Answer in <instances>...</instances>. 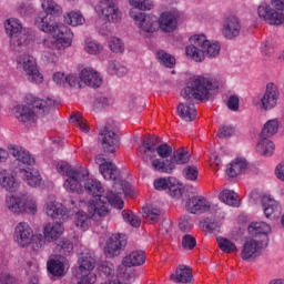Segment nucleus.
Here are the masks:
<instances>
[{
    "instance_id": "f257e3e1",
    "label": "nucleus",
    "mask_w": 284,
    "mask_h": 284,
    "mask_svg": "<svg viewBox=\"0 0 284 284\" xmlns=\"http://www.w3.org/2000/svg\"><path fill=\"white\" fill-rule=\"evenodd\" d=\"M57 172L64 176L63 187L67 192H85L95 196L99 201H90L88 204L89 214H109L112 204L103 196V185L97 179L88 178L90 172L83 166L74 168L68 162L60 161L57 163Z\"/></svg>"
},
{
    "instance_id": "f03ea898",
    "label": "nucleus",
    "mask_w": 284,
    "mask_h": 284,
    "mask_svg": "<svg viewBox=\"0 0 284 284\" xmlns=\"http://www.w3.org/2000/svg\"><path fill=\"white\" fill-rule=\"evenodd\" d=\"M95 163L99 165L100 173L105 181H114L112 190L105 193L104 199H106L114 210H123L125 202H123L121 194L132 196V186H130L128 181L121 179V171L116 168L114 162L105 160V158L100 154L95 156Z\"/></svg>"
},
{
    "instance_id": "7ed1b4c3",
    "label": "nucleus",
    "mask_w": 284,
    "mask_h": 284,
    "mask_svg": "<svg viewBox=\"0 0 284 284\" xmlns=\"http://www.w3.org/2000/svg\"><path fill=\"white\" fill-rule=\"evenodd\" d=\"M34 26L47 34H52L42 40L45 48H58L61 50L68 45H72L74 32L65 24H59L52 21V17L48 13L40 12L34 19Z\"/></svg>"
},
{
    "instance_id": "20e7f679",
    "label": "nucleus",
    "mask_w": 284,
    "mask_h": 284,
    "mask_svg": "<svg viewBox=\"0 0 284 284\" xmlns=\"http://www.w3.org/2000/svg\"><path fill=\"white\" fill-rule=\"evenodd\" d=\"M189 42L190 45L185 48V53L195 63H203L205 57L216 59L221 54V44L217 41L207 40L203 33L191 36Z\"/></svg>"
},
{
    "instance_id": "39448f33",
    "label": "nucleus",
    "mask_w": 284,
    "mask_h": 284,
    "mask_svg": "<svg viewBox=\"0 0 284 284\" xmlns=\"http://www.w3.org/2000/svg\"><path fill=\"white\" fill-rule=\"evenodd\" d=\"M219 88V80L210 75H194L186 80L185 88L181 91L183 99L195 101H210L212 92Z\"/></svg>"
},
{
    "instance_id": "423d86ee",
    "label": "nucleus",
    "mask_w": 284,
    "mask_h": 284,
    "mask_svg": "<svg viewBox=\"0 0 284 284\" xmlns=\"http://www.w3.org/2000/svg\"><path fill=\"white\" fill-rule=\"evenodd\" d=\"M4 31L10 39V48L16 52H23L28 45L34 43V33L23 27V22L18 18H9L4 21Z\"/></svg>"
},
{
    "instance_id": "0eeeda50",
    "label": "nucleus",
    "mask_w": 284,
    "mask_h": 284,
    "mask_svg": "<svg viewBox=\"0 0 284 284\" xmlns=\"http://www.w3.org/2000/svg\"><path fill=\"white\" fill-rule=\"evenodd\" d=\"M27 99L33 109H30L26 104H18L14 109V114L18 121L28 125L37 122V114H45L54 105V100L50 98L43 100L34 95H29Z\"/></svg>"
},
{
    "instance_id": "6e6552de",
    "label": "nucleus",
    "mask_w": 284,
    "mask_h": 284,
    "mask_svg": "<svg viewBox=\"0 0 284 284\" xmlns=\"http://www.w3.org/2000/svg\"><path fill=\"white\" fill-rule=\"evenodd\" d=\"M6 205L13 214H23V212L37 214V212H39L37 200L29 197L26 192H17L7 195Z\"/></svg>"
},
{
    "instance_id": "1a4fd4ad",
    "label": "nucleus",
    "mask_w": 284,
    "mask_h": 284,
    "mask_svg": "<svg viewBox=\"0 0 284 284\" xmlns=\"http://www.w3.org/2000/svg\"><path fill=\"white\" fill-rule=\"evenodd\" d=\"M18 70H22L27 80L36 85L43 83V74L39 71L37 59L28 53H22L17 58Z\"/></svg>"
},
{
    "instance_id": "9d476101",
    "label": "nucleus",
    "mask_w": 284,
    "mask_h": 284,
    "mask_svg": "<svg viewBox=\"0 0 284 284\" xmlns=\"http://www.w3.org/2000/svg\"><path fill=\"white\" fill-rule=\"evenodd\" d=\"M95 14L106 23H121L123 12L116 0H100L94 7Z\"/></svg>"
},
{
    "instance_id": "9b49d317",
    "label": "nucleus",
    "mask_w": 284,
    "mask_h": 284,
    "mask_svg": "<svg viewBox=\"0 0 284 284\" xmlns=\"http://www.w3.org/2000/svg\"><path fill=\"white\" fill-rule=\"evenodd\" d=\"M10 154L16 159L18 165H28L29 168L37 165V160L34 159V155L30 154V151L23 146L14 144H10L8 151L0 148V163H6Z\"/></svg>"
},
{
    "instance_id": "f8f14e48",
    "label": "nucleus",
    "mask_w": 284,
    "mask_h": 284,
    "mask_svg": "<svg viewBox=\"0 0 284 284\" xmlns=\"http://www.w3.org/2000/svg\"><path fill=\"white\" fill-rule=\"evenodd\" d=\"M278 99H281L278 87L274 83H268L263 95L261 98H253L252 102L257 110L270 112V110H274L278 105Z\"/></svg>"
},
{
    "instance_id": "ddd939ff",
    "label": "nucleus",
    "mask_w": 284,
    "mask_h": 284,
    "mask_svg": "<svg viewBox=\"0 0 284 284\" xmlns=\"http://www.w3.org/2000/svg\"><path fill=\"white\" fill-rule=\"evenodd\" d=\"M185 210L190 214H219L221 212L219 205L211 204L207 199L201 195L189 199L185 203Z\"/></svg>"
},
{
    "instance_id": "4468645a",
    "label": "nucleus",
    "mask_w": 284,
    "mask_h": 284,
    "mask_svg": "<svg viewBox=\"0 0 284 284\" xmlns=\"http://www.w3.org/2000/svg\"><path fill=\"white\" fill-rule=\"evenodd\" d=\"M270 243V239L264 237V240H258L254 237H248L245 240L242 252H241V258L243 261H250V258H256L265 247H267Z\"/></svg>"
},
{
    "instance_id": "2eb2a0df",
    "label": "nucleus",
    "mask_w": 284,
    "mask_h": 284,
    "mask_svg": "<svg viewBox=\"0 0 284 284\" xmlns=\"http://www.w3.org/2000/svg\"><path fill=\"white\" fill-rule=\"evenodd\" d=\"M128 245V239L123 233L112 234L105 242L104 255L106 258H114L120 256L125 246Z\"/></svg>"
},
{
    "instance_id": "dca6fc26",
    "label": "nucleus",
    "mask_w": 284,
    "mask_h": 284,
    "mask_svg": "<svg viewBox=\"0 0 284 284\" xmlns=\"http://www.w3.org/2000/svg\"><path fill=\"white\" fill-rule=\"evenodd\" d=\"M257 16L262 21L268 23V26H281L284 22V14L281 11L272 8V4L267 2H262L257 7Z\"/></svg>"
},
{
    "instance_id": "f3484780",
    "label": "nucleus",
    "mask_w": 284,
    "mask_h": 284,
    "mask_svg": "<svg viewBox=\"0 0 284 284\" xmlns=\"http://www.w3.org/2000/svg\"><path fill=\"white\" fill-rule=\"evenodd\" d=\"M99 142L101 143L103 152L106 154H114V152H116V146L119 145V135L116 134V131L106 125L99 134Z\"/></svg>"
},
{
    "instance_id": "a211bd4d",
    "label": "nucleus",
    "mask_w": 284,
    "mask_h": 284,
    "mask_svg": "<svg viewBox=\"0 0 284 284\" xmlns=\"http://www.w3.org/2000/svg\"><path fill=\"white\" fill-rule=\"evenodd\" d=\"M34 231L32 226L27 222H20L16 225L13 231V241L17 243L18 247H30V243H32V234Z\"/></svg>"
},
{
    "instance_id": "6ab92c4d",
    "label": "nucleus",
    "mask_w": 284,
    "mask_h": 284,
    "mask_svg": "<svg viewBox=\"0 0 284 284\" xmlns=\"http://www.w3.org/2000/svg\"><path fill=\"white\" fill-rule=\"evenodd\" d=\"M155 190H169L170 196L173 199H181L183 196V189L179 186V181L176 178L169 176V178H160L154 181Z\"/></svg>"
},
{
    "instance_id": "aec40b11",
    "label": "nucleus",
    "mask_w": 284,
    "mask_h": 284,
    "mask_svg": "<svg viewBox=\"0 0 284 284\" xmlns=\"http://www.w3.org/2000/svg\"><path fill=\"white\" fill-rule=\"evenodd\" d=\"M129 14L143 32H154V30H156V17L148 13L135 12L134 10H131Z\"/></svg>"
},
{
    "instance_id": "412c9836",
    "label": "nucleus",
    "mask_w": 284,
    "mask_h": 284,
    "mask_svg": "<svg viewBox=\"0 0 284 284\" xmlns=\"http://www.w3.org/2000/svg\"><path fill=\"white\" fill-rule=\"evenodd\" d=\"M63 232H65V227L63 226V221L60 220L45 223L43 225L42 234L47 243H54L63 236Z\"/></svg>"
},
{
    "instance_id": "4be33fe9",
    "label": "nucleus",
    "mask_w": 284,
    "mask_h": 284,
    "mask_svg": "<svg viewBox=\"0 0 284 284\" xmlns=\"http://www.w3.org/2000/svg\"><path fill=\"white\" fill-rule=\"evenodd\" d=\"M68 260L64 256L55 255L47 262V270L52 276H65Z\"/></svg>"
},
{
    "instance_id": "5701e85b",
    "label": "nucleus",
    "mask_w": 284,
    "mask_h": 284,
    "mask_svg": "<svg viewBox=\"0 0 284 284\" xmlns=\"http://www.w3.org/2000/svg\"><path fill=\"white\" fill-rule=\"evenodd\" d=\"M222 34L225 39H236L241 34V21L236 17H229L222 28Z\"/></svg>"
},
{
    "instance_id": "b1692460",
    "label": "nucleus",
    "mask_w": 284,
    "mask_h": 284,
    "mask_svg": "<svg viewBox=\"0 0 284 284\" xmlns=\"http://www.w3.org/2000/svg\"><path fill=\"white\" fill-rule=\"evenodd\" d=\"M0 185L3 187V190L10 192V194H17V192H20L18 191L19 182L10 170L0 171Z\"/></svg>"
},
{
    "instance_id": "393cba45",
    "label": "nucleus",
    "mask_w": 284,
    "mask_h": 284,
    "mask_svg": "<svg viewBox=\"0 0 284 284\" xmlns=\"http://www.w3.org/2000/svg\"><path fill=\"white\" fill-rule=\"evenodd\" d=\"M80 79L84 85H89V88H101V83H103L101 73L92 68L83 69L80 73Z\"/></svg>"
},
{
    "instance_id": "a878e982",
    "label": "nucleus",
    "mask_w": 284,
    "mask_h": 284,
    "mask_svg": "<svg viewBox=\"0 0 284 284\" xmlns=\"http://www.w3.org/2000/svg\"><path fill=\"white\" fill-rule=\"evenodd\" d=\"M179 19V11H166L161 14L159 26L163 32H174Z\"/></svg>"
},
{
    "instance_id": "bb28decb",
    "label": "nucleus",
    "mask_w": 284,
    "mask_h": 284,
    "mask_svg": "<svg viewBox=\"0 0 284 284\" xmlns=\"http://www.w3.org/2000/svg\"><path fill=\"white\" fill-rule=\"evenodd\" d=\"M261 205L264 214H281L283 212V205L272 195H263Z\"/></svg>"
},
{
    "instance_id": "cd10ccee",
    "label": "nucleus",
    "mask_w": 284,
    "mask_h": 284,
    "mask_svg": "<svg viewBox=\"0 0 284 284\" xmlns=\"http://www.w3.org/2000/svg\"><path fill=\"white\" fill-rule=\"evenodd\" d=\"M247 232L251 236L255 239L261 236L260 241H265V239H270L268 235L272 232V226L265 222H252L247 227Z\"/></svg>"
},
{
    "instance_id": "c85d7f7f",
    "label": "nucleus",
    "mask_w": 284,
    "mask_h": 284,
    "mask_svg": "<svg viewBox=\"0 0 284 284\" xmlns=\"http://www.w3.org/2000/svg\"><path fill=\"white\" fill-rule=\"evenodd\" d=\"M105 214H75L74 221L75 226L79 227L82 232H87V230H90V225H92V221L99 222L103 221V217Z\"/></svg>"
},
{
    "instance_id": "c756f323",
    "label": "nucleus",
    "mask_w": 284,
    "mask_h": 284,
    "mask_svg": "<svg viewBox=\"0 0 284 284\" xmlns=\"http://www.w3.org/2000/svg\"><path fill=\"white\" fill-rule=\"evenodd\" d=\"M170 278L173 283H192L194 281L192 270L183 264L176 267L175 273H172Z\"/></svg>"
},
{
    "instance_id": "7c9ffc66",
    "label": "nucleus",
    "mask_w": 284,
    "mask_h": 284,
    "mask_svg": "<svg viewBox=\"0 0 284 284\" xmlns=\"http://www.w3.org/2000/svg\"><path fill=\"white\" fill-rule=\"evenodd\" d=\"M138 154L144 163H149L154 159V156H156V148L152 143V139L142 141V144L139 146Z\"/></svg>"
},
{
    "instance_id": "2f4dec72",
    "label": "nucleus",
    "mask_w": 284,
    "mask_h": 284,
    "mask_svg": "<svg viewBox=\"0 0 284 284\" xmlns=\"http://www.w3.org/2000/svg\"><path fill=\"white\" fill-rule=\"evenodd\" d=\"M45 214H68V209L62 203L57 202V196L49 195L43 205Z\"/></svg>"
},
{
    "instance_id": "473e14b6",
    "label": "nucleus",
    "mask_w": 284,
    "mask_h": 284,
    "mask_svg": "<svg viewBox=\"0 0 284 284\" xmlns=\"http://www.w3.org/2000/svg\"><path fill=\"white\" fill-rule=\"evenodd\" d=\"M20 175L27 185L31 187H39L41 185V173L36 169H20Z\"/></svg>"
},
{
    "instance_id": "72a5a7b5",
    "label": "nucleus",
    "mask_w": 284,
    "mask_h": 284,
    "mask_svg": "<svg viewBox=\"0 0 284 284\" xmlns=\"http://www.w3.org/2000/svg\"><path fill=\"white\" fill-rule=\"evenodd\" d=\"M63 21L67 26L79 28L85 23V17L80 10H71L63 14Z\"/></svg>"
},
{
    "instance_id": "f704fd0d",
    "label": "nucleus",
    "mask_w": 284,
    "mask_h": 284,
    "mask_svg": "<svg viewBox=\"0 0 284 284\" xmlns=\"http://www.w3.org/2000/svg\"><path fill=\"white\" fill-rule=\"evenodd\" d=\"M43 51H42V54H41V60L44 62V63H49V64H52V65H55V63H59V55L57 54V52H54V50H57L58 52H63V50H68V48H71L72 45H67L62 49H59L57 47H53V48H48L45 47L43 43Z\"/></svg>"
},
{
    "instance_id": "c9c22d12",
    "label": "nucleus",
    "mask_w": 284,
    "mask_h": 284,
    "mask_svg": "<svg viewBox=\"0 0 284 284\" xmlns=\"http://www.w3.org/2000/svg\"><path fill=\"white\" fill-rule=\"evenodd\" d=\"M178 115L182 118L183 121H194V119H196V106L192 103L182 102L178 105Z\"/></svg>"
},
{
    "instance_id": "e433bc0d",
    "label": "nucleus",
    "mask_w": 284,
    "mask_h": 284,
    "mask_svg": "<svg viewBox=\"0 0 284 284\" xmlns=\"http://www.w3.org/2000/svg\"><path fill=\"white\" fill-rule=\"evenodd\" d=\"M245 170H247V161L244 158H237L226 169V174L231 176V179H234L239 176V174H243Z\"/></svg>"
},
{
    "instance_id": "4c0bfd02",
    "label": "nucleus",
    "mask_w": 284,
    "mask_h": 284,
    "mask_svg": "<svg viewBox=\"0 0 284 284\" xmlns=\"http://www.w3.org/2000/svg\"><path fill=\"white\" fill-rule=\"evenodd\" d=\"M126 267H139L145 263V252L143 251H133L123 260Z\"/></svg>"
},
{
    "instance_id": "58836bf2",
    "label": "nucleus",
    "mask_w": 284,
    "mask_h": 284,
    "mask_svg": "<svg viewBox=\"0 0 284 284\" xmlns=\"http://www.w3.org/2000/svg\"><path fill=\"white\" fill-rule=\"evenodd\" d=\"M219 199L225 205H230V207H240L241 202L239 201V194L232 190H223Z\"/></svg>"
},
{
    "instance_id": "ea45409f",
    "label": "nucleus",
    "mask_w": 284,
    "mask_h": 284,
    "mask_svg": "<svg viewBox=\"0 0 284 284\" xmlns=\"http://www.w3.org/2000/svg\"><path fill=\"white\" fill-rule=\"evenodd\" d=\"M190 151L185 148H181L173 152V155L169 161L174 163V170H176V165H185V163H190Z\"/></svg>"
},
{
    "instance_id": "a19ab883",
    "label": "nucleus",
    "mask_w": 284,
    "mask_h": 284,
    "mask_svg": "<svg viewBox=\"0 0 284 284\" xmlns=\"http://www.w3.org/2000/svg\"><path fill=\"white\" fill-rule=\"evenodd\" d=\"M274 150H276L274 142H272L267 138H262L257 142L256 152H258V154H262V156H272V154H274Z\"/></svg>"
},
{
    "instance_id": "79ce46f5",
    "label": "nucleus",
    "mask_w": 284,
    "mask_h": 284,
    "mask_svg": "<svg viewBox=\"0 0 284 284\" xmlns=\"http://www.w3.org/2000/svg\"><path fill=\"white\" fill-rule=\"evenodd\" d=\"M151 165L155 172H164L165 174H172L174 172V162L170 160L161 161L155 159L152 160Z\"/></svg>"
},
{
    "instance_id": "37998d69",
    "label": "nucleus",
    "mask_w": 284,
    "mask_h": 284,
    "mask_svg": "<svg viewBox=\"0 0 284 284\" xmlns=\"http://www.w3.org/2000/svg\"><path fill=\"white\" fill-rule=\"evenodd\" d=\"M83 50L87 54H101L103 52V44L92 38H87L84 39Z\"/></svg>"
},
{
    "instance_id": "c03bdc74",
    "label": "nucleus",
    "mask_w": 284,
    "mask_h": 284,
    "mask_svg": "<svg viewBox=\"0 0 284 284\" xmlns=\"http://www.w3.org/2000/svg\"><path fill=\"white\" fill-rule=\"evenodd\" d=\"M281 122L278 119L268 120L262 129V138L270 139L271 136H274V134H277Z\"/></svg>"
},
{
    "instance_id": "a18cd8bd",
    "label": "nucleus",
    "mask_w": 284,
    "mask_h": 284,
    "mask_svg": "<svg viewBox=\"0 0 284 284\" xmlns=\"http://www.w3.org/2000/svg\"><path fill=\"white\" fill-rule=\"evenodd\" d=\"M106 71L109 74H115L116 77H125L128 74V68L116 60L108 62Z\"/></svg>"
},
{
    "instance_id": "49530a36",
    "label": "nucleus",
    "mask_w": 284,
    "mask_h": 284,
    "mask_svg": "<svg viewBox=\"0 0 284 284\" xmlns=\"http://www.w3.org/2000/svg\"><path fill=\"white\" fill-rule=\"evenodd\" d=\"M41 8L44 14H61L63 9L54 0H42Z\"/></svg>"
},
{
    "instance_id": "de8ad7c7",
    "label": "nucleus",
    "mask_w": 284,
    "mask_h": 284,
    "mask_svg": "<svg viewBox=\"0 0 284 284\" xmlns=\"http://www.w3.org/2000/svg\"><path fill=\"white\" fill-rule=\"evenodd\" d=\"M95 261L92 256L82 255L80 257V274H92V270H94Z\"/></svg>"
},
{
    "instance_id": "09e8293b",
    "label": "nucleus",
    "mask_w": 284,
    "mask_h": 284,
    "mask_svg": "<svg viewBox=\"0 0 284 284\" xmlns=\"http://www.w3.org/2000/svg\"><path fill=\"white\" fill-rule=\"evenodd\" d=\"M156 58L165 68H174L176 65V59L164 50L158 51Z\"/></svg>"
},
{
    "instance_id": "8fccbe9b",
    "label": "nucleus",
    "mask_w": 284,
    "mask_h": 284,
    "mask_svg": "<svg viewBox=\"0 0 284 284\" xmlns=\"http://www.w3.org/2000/svg\"><path fill=\"white\" fill-rule=\"evenodd\" d=\"M129 4L135 10H141L142 12L154 10V1L152 0H129Z\"/></svg>"
},
{
    "instance_id": "3c124183",
    "label": "nucleus",
    "mask_w": 284,
    "mask_h": 284,
    "mask_svg": "<svg viewBox=\"0 0 284 284\" xmlns=\"http://www.w3.org/2000/svg\"><path fill=\"white\" fill-rule=\"evenodd\" d=\"M200 227L202 230H207V232H219L221 230V224H219L214 216H211L201 221Z\"/></svg>"
},
{
    "instance_id": "603ef678",
    "label": "nucleus",
    "mask_w": 284,
    "mask_h": 284,
    "mask_svg": "<svg viewBox=\"0 0 284 284\" xmlns=\"http://www.w3.org/2000/svg\"><path fill=\"white\" fill-rule=\"evenodd\" d=\"M108 45L112 52L115 54H123L125 52V44L123 40L116 37H112L108 41Z\"/></svg>"
},
{
    "instance_id": "864d4df0",
    "label": "nucleus",
    "mask_w": 284,
    "mask_h": 284,
    "mask_svg": "<svg viewBox=\"0 0 284 284\" xmlns=\"http://www.w3.org/2000/svg\"><path fill=\"white\" fill-rule=\"evenodd\" d=\"M98 274L101 278H110L114 274V264L102 262L98 265Z\"/></svg>"
},
{
    "instance_id": "5fc2aeb1",
    "label": "nucleus",
    "mask_w": 284,
    "mask_h": 284,
    "mask_svg": "<svg viewBox=\"0 0 284 284\" xmlns=\"http://www.w3.org/2000/svg\"><path fill=\"white\" fill-rule=\"evenodd\" d=\"M17 12L20 17H24L26 19L32 17L37 9L32 4H26L24 2H18L16 7Z\"/></svg>"
},
{
    "instance_id": "6e6d98bb",
    "label": "nucleus",
    "mask_w": 284,
    "mask_h": 284,
    "mask_svg": "<svg viewBox=\"0 0 284 284\" xmlns=\"http://www.w3.org/2000/svg\"><path fill=\"white\" fill-rule=\"evenodd\" d=\"M70 123L75 125V128H79V130H81V132H89L88 123L85 122V119H83V115H81V113H79V112L73 113L70 116Z\"/></svg>"
},
{
    "instance_id": "4d7b16f0",
    "label": "nucleus",
    "mask_w": 284,
    "mask_h": 284,
    "mask_svg": "<svg viewBox=\"0 0 284 284\" xmlns=\"http://www.w3.org/2000/svg\"><path fill=\"white\" fill-rule=\"evenodd\" d=\"M45 243H48V240H45V235L41 234V233H32V237H31V242L30 245L32 247V250H34L36 252L41 250V247L45 246Z\"/></svg>"
},
{
    "instance_id": "13d9d810",
    "label": "nucleus",
    "mask_w": 284,
    "mask_h": 284,
    "mask_svg": "<svg viewBox=\"0 0 284 284\" xmlns=\"http://www.w3.org/2000/svg\"><path fill=\"white\" fill-rule=\"evenodd\" d=\"M57 252H60V254H64V256H68L73 250L74 244L70 240H60L55 246Z\"/></svg>"
},
{
    "instance_id": "bf43d9fd",
    "label": "nucleus",
    "mask_w": 284,
    "mask_h": 284,
    "mask_svg": "<svg viewBox=\"0 0 284 284\" xmlns=\"http://www.w3.org/2000/svg\"><path fill=\"white\" fill-rule=\"evenodd\" d=\"M219 247L222 252L226 254H232V252H236V244L225 237L217 239Z\"/></svg>"
},
{
    "instance_id": "052dcab7",
    "label": "nucleus",
    "mask_w": 284,
    "mask_h": 284,
    "mask_svg": "<svg viewBox=\"0 0 284 284\" xmlns=\"http://www.w3.org/2000/svg\"><path fill=\"white\" fill-rule=\"evenodd\" d=\"M182 176H184L186 181H196V179H199V169H196V166L189 165L183 169Z\"/></svg>"
},
{
    "instance_id": "680f3d73",
    "label": "nucleus",
    "mask_w": 284,
    "mask_h": 284,
    "mask_svg": "<svg viewBox=\"0 0 284 284\" xmlns=\"http://www.w3.org/2000/svg\"><path fill=\"white\" fill-rule=\"evenodd\" d=\"M194 227V222L192 221V217L190 215H184L180 219L179 222V229L181 232H190Z\"/></svg>"
},
{
    "instance_id": "e2e57ef3",
    "label": "nucleus",
    "mask_w": 284,
    "mask_h": 284,
    "mask_svg": "<svg viewBox=\"0 0 284 284\" xmlns=\"http://www.w3.org/2000/svg\"><path fill=\"white\" fill-rule=\"evenodd\" d=\"M52 81L55 85L65 88V85H68V74H65V72L57 71L52 75Z\"/></svg>"
},
{
    "instance_id": "0e129e2a",
    "label": "nucleus",
    "mask_w": 284,
    "mask_h": 284,
    "mask_svg": "<svg viewBox=\"0 0 284 284\" xmlns=\"http://www.w3.org/2000/svg\"><path fill=\"white\" fill-rule=\"evenodd\" d=\"M123 221L132 227H141V217L136 214H123Z\"/></svg>"
},
{
    "instance_id": "69168bd1",
    "label": "nucleus",
    "mask_w": 284,
    "mask_h": 284,
    "mask_svg": "<svg viewBox=\"0 0 284 284\" xmlns=\"http://www.w3.org/2000/svg\"><path fill=\"white\" fill-rule=\"evenodd\" d=\"M67 85H70V88H83V81H81V77H77L74 73L67 74Z\"/></svg>"
},
{
    "instance_id": "338daca9",
    "label": "nucleus",
    "mask_w": 284,
    "mask_h": 284,
    "mask_svg": "<svg viewBox=\"0 0 284 284\" xmlns=\"http://www.w3.org/2000/svg\"><path fill=\"white\" fill-rule=\"evenodd\" d=\"M182 247H184V250H194V247H196V237L185 234L182 237Z\"/></svg>"
},
{
    "instance_id": "774afa93",
    "label": "nucleus",
    "mask_w": 284,
    "mask_h": 284,
    "mask_svg": "<svg viewBox=\"0 0 284 284\" xmlns=\"http://www.w3.org/2000/svg\"><path fill=\"white\" fill-rule=\"evenodd\" d=\"M97 283V275L92 273L81 274L77 284H94Z\"/></svg>"
}]
</instances>
